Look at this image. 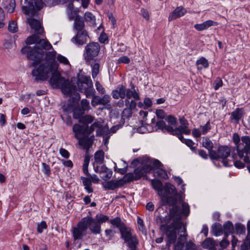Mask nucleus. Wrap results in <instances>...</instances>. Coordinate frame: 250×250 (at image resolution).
<instances>
[{
	"label": "nucleus",
	"mask_w": 250,
	"mask_h": 250,
	"mask_svg": "<svg viewBox=\"0 0 250 250\" xmlns=\"http://www.w3.org/2000/svg\"><path fill=\"white\" fill-rule=\"evenodd\" d=\"M51 74L49 83L53 88L60 89L63 93H68L75 89V85L62 77L59 72L53 71L52 66L50 64L42 63L32 71V75L35 77L36 82L46 80Z\"/></svg>",
	"instance_id": "obj_1"
},
{
	"label": "nucleus",
	"mask_w": 250,
	"mask_h": 250,
	"mask_svg": "<svg viewBox=\"0 0 250 250\" xmlns=\"http://www.w3.org/2000/svg\"><path fill=\"white\" fill-rule=\"evenodd\" d=\"M140 164L134 170V173H126V183L130 182L140 179L145 176L146 173L152 170L153 167H156L155 172L161 178L166 179L168 178L167 172L162 167L163 165L158 160H151L147 156H143L135 159L131 163V166L135 167Z\"/></svg>",
	"instance_id": "obj_2"
},
{
	"label": "nucleus",
	"mask_w": 250,
	"mask_h": 250,
	"mask_svg": "<svg viewBox=\"0 0 250 250\" xmlns=\"http://www.w3.org/2000/svg\"><path fill=\"white\" fill-rule=\"evenodd\" d=\"M160 229L167 236L166 247L170 250L172 244H174L173 250H183L188 233L186 227L180 222L171 223L169 225H161Z\"/></svg>",
	"instance_id": "obj_3"
},
{
	"label": "nucleus",
	"mask_w": 250,
	"mask_h": 250,
	"mask_svg": "<svg viewBox=\"0 0 250 250\" xmlns=\"http://www.w3.org/2000/svg\"><path fill=\"white\" fill-rule=\"evenodd\" d=\"M27 45L35 43L33 47L24 46L21 49L22 54H26L28 59L33 61L32 65L34 66L40 64L43 58L44 52L43 49L52 48V45L45 39H41L38 35L33 34L29 36L25 40Z\"/></svg>",
	"instance_id": "obj_4"
},
{
	"label": "nucleus",
	"mask_w": 250,
	"mask_h": 250,
	"mask_svg": "<svg viewBox=\"0 0 250 250\" xmlns=\"http://www.w3.org/2000/svg\"><path fill=\"white\" fill-rule=\"evenodd\" d=\"M89 229L91 232L96 235L101 232V226L95 218L91 216L83 218L72 229V234L75 240L82 239L87 233Z\"/></svg>",
	"instance_id": "obj_5"
},
{
	"label": "nucleus",
	"mask_w": 250,
	"mask_h": 250,
	"mask_svg": "<svg viewBox=\"0 0 250 250\" xmlns=\"http://www.w3.org/2000/svg\"><path fill=\"white\" fill-rule=\"evenodd\" d=\"M162 201L164 205L167 204L172 206V208L170 210V215L165 217H161L160 218V222L168 223L170 220L172 219L171 223L179 221L183 224L181 220L180 208L176 205L177 203L176 198L172 196H168L164 198H162Z\"/></svg>",
	"instance_id": "obj_6"
},
{
	"label": "nucleus",
	"mask_w": 250,
	"mask_h": 250,
	"mask_svg": "<svg viewBox=\"0 0 250 250\" xmlns=\"http://www.w3.org/2000/svg\"><path fill=\"white\" fill-rule=\"evenodd\" d=\"M230 148L227 146H220L218 147L217 151L211 152L210 159L211 160H222V163L225 167H231L232 164L229 163V160L227 158L230 156Z\"/></svg>",
	"instance_id": "obj_7"
},
{
	"label": "nucleus",
	"mask_w": 250,
	"mask_h": 250,
	"mask_svg": "<svg viewBox=\"0 0 250 250\" xmlns=\"http://www.w3.org/2000/svg\"><path fill=\"white\" fill-rule=\"evenodd\" d=\"M77 85L78 91L84 93L86 98H90L93 95L95 90L93 88V83L90 77L85 76L78 78Z\"/></svg>",
	"instance_id": "obj_8"
},
{
	"label": "nucleus",
	"mask_w": 250,
	"mask_h": 250,
	"mask_svg": "<svg viewBox=\"0 0 250 250\" xmlns=\"http://www.w3.org/2000/svg\"><path fill=\"white\" fill-rule=\"evenodd\" d=\"M100 46L97 42H90L85 47L83 57L87 64H90L92 61L95 62V58L99 54Z\"/></svg>",
	"instance_id": "obj_9"
},
{
	"label": "nucleus",
	"mask_w": 250,
	"mask_h": 250,
	"mask_svg": "<svg viewBox=\"0 0 250 250\" xmlns=\"http://www.w3.org/2000/svg\"><path fill=\"white\" fill-rule=\"evenodd\" d=\"M241 140L246 145L241 149L239 146H237L238 156L239 158L242 159L245 163L249 164L247 168L250 173V137L248 136H243Z\"/></svg>",
	"instance_id": "obj_10"
},
{
	"label": "nucleus",
	"mask_w": 250,
	"mask_h": 250,
	"mask_svg": "<svg viewBox=\"0 0 250 250\" xmlns=\"http://www.w3.org/2000/svg\"><path fill=\"white\" fill-rule=\"evenodd\" d=\"M24 4L21 7L23 13L33 16L42 8L44 3L42 0H24Z\"/></svg>",
	"instance_id": "obj_11"
},
{
	"label": "nucleus",
	"mask_w": 250,
	"mask_h": 250,
	"mask_svg": "<svg viewBox=\"0 0 250 250\" xmlns=\"http://www.w3.org/2000/svg\"><path fill=\"white\" fill-rule=\"evenodd\" d=\"M126 98L127 99L133 98L130 102H126V117L130 116L132 114V110L135 109L136 107V103L135 100H139L140 96L138 92L136 89H126Z\"/></svg>",
	"instance_id": "obj_12"
},
{
	"label": "nucleus",
	"mask_w": 250,
	"mask_h": 250,
	"mask_svg": "<svg viewBox=\"0 0 250 250\" xmlns=\"http://www.w3.org/2000/svg\"><path fill=\"white\" fill-rule=\"evenodd\" d=\"M139 239L136 234H133L129 228L126 227V245L128 250H139Z\"/></svg>",
	"instance_id": "obj_13"
},
{
	"label": "nucleus",
	"mask_w": 250,
	"mask_h": 250,
	"mask_svg": "<svg viewBox=\"0 0 250 250\" xmlns=\"http://www.w3.org/2000/svg\"><path fill=\"white\" fill-rule=\"evenodd\" d=\"M84 112L78 111V113H73V117L82 125H88L94 121V117L90 115H84Z\"/></svg>",
	"instance_id": "obj_14"
},
{
	"label": "nucleus",
	"mask_w": 250,
	"mask_h": 250,
	"mask_svg": "<svg viewBox=\"0 0 250 250\" xmlns=\"http://www.w3.org/2000/svg\"><path fill=\"white\" fill-rule=\"evenodd\" d=\"M88 38V33L86 30L79 31L77 32L76 35L71 39V41L76 45H83L86 43Z\"/></svg>",
	"instance_id": "obj_15"
},
{
	"label": "nucleus",
	"mask_w": 250,
	"mask_h": 250,
	"mask_svg": "<svg viewBox=\"0 0 250 250\" xmlns=\"http://www.w3.org/2000/svg\"><path fill=\"white\" fill-rule=\"evenodd\" d=\"M87 125L75 124L73 125L72 130L76 139H79L83 136L87 137Z\"/></svg>",
	"instance_id": "obj_16"
},
{
	"label": "nucleus",
	"mask_w": 250,
	"mask_h": 250,
	"mask_svg": "<svg viewBox=\"0 0 250 250\" xmlns=\"http://www.w3.org/2000/svg\"><path fill=\"white\" fill-rule=\"evenodd\" d=\"M114 228H118L121 235V238L125 241V224L122 222L120 217H116L110 221Z\"/></svg>",
	"instance_id": "obj_17"
},
{
	"label": "nucleus",
	"mask_w": 250,
	"mask_h": 250,
	"mask_svg": "<svg viewBox=\"0 0 250 250\" xmlns=\"http://www.w3.org/2000/svg\"><path fill=\"white\" fill-rule=\"evenodd\" d=\"M27 21L30 27L35 30L36 34L42 35L43 33V29L39 21L34 18H28Z\"/></svg>",
	"instance_id": "obj_18"
},
{
	"label": "nucleus",
	"mask_w": 250,
	"mask_h": 250,
	"mask_svg": "<svg viewBox=\"0 0 250 250\" xmlns=\"http://www.w3.org/2000/svg\"><path fill=\"white\" fill-rule=\"evenodd\" d=\"M177 194V190L175 187L169 183H166L165 186L163 187V194L159 195V196L161 197V198H164L170 195H175Z\"/></svg>",
	"instance_id": "obj_19"
},
{
	"label": "nucleus",
	"mask_w": 250,
	"mask_h": 250,
	"mask_svg": "<svg viewBox=\"0 0 250 250\" xmlns=\"http://www.w3.org/2000/svg\"><path fill=\"white\" fill-rule=\"evenodd\" d=\"M155 131L160 130L163 132H168L172 134L173 131V126H169L166 125L165 122L163 120H158L155 125Z\"/></svg>",
	"instance_id": "obj_20"
},
{
	"label": "nucleus",
	"mask_w": 250,
	"mask_h": 250,
	"mask_svg": "<svg viewBox=\"0 0 250 250\" xmlns=\"http://www.w3.org/2000/svg\"><path fill=\"white\" fill-rule=\"evenodd\" d=\"M186 12L187 10L183 7L178 6L169 14L168 21H171L183 16Z\"/></svg>",
	"instance_id": "obj_21"
},
{
	"label": "nucleus",
	"mask_w": 250,
	"mask_h": 250,
	"mask_svg": "<svg viewBox=\"0 0 250 250\" xmlns=\"http://www.w3.org/2000/svg\"><path fill=\"white\" fill-rule=\"evenodd\" d=\"M90 109L89 101L86 99H83L81 101V105L75 106L73 110V113L78 112L81 111L82 112L85 113V111H88Z\"/></svg>",
	"instance_id": "obj_22"
},
{
	"label": "nucleus",
	"mask_w": 250,
	"mask_h": 250,
	"mask_svg": "<svg viewBox=\"0 0 250 250\" xmlns=\"http://www.w3.org/2000/svg\"><path fill=\"white\" fill-rule=\"evenodd\" d=\"M114 99H118L119 98L124 99L125 98V86L123 85H118L116 89L113 90L112 92Z\"/></svg>",
	"instance_id": "obj_23"
},
{
	"label": "nucleus",
	"mask_w": 250,
	"mask_h": 250,
	"mask_svg": "<svg viewBox=\"0 0 250 250\" xmlns=\"http://www.w3.org/2000/svg\"><path fill=\"white\" fill-rule=\"evenodd\" d=\"M217 243L211 238H207L203 242L202 247L208 250H216Z\"/></svg>",
	"instance_id": "obj_24"
},
{
	"label": "nucleus",
	"mask_w": 250,
	"mask_h": 250,
	"mask_svg": "<svg viewBox=\"0 0 250 250\" xmlns=\"http://www.w3.org/2000/svg\"><path fill=\"white\" fill-rule=\"evenodd\" d=\"M85 24L82 17L77 16L74 20V28L77 32L79 31H85L83 30Z\"/></svg>",
	"instance_id": "obj_25"
},
{
	"label": "nucleus",
	"mask_w": 250,
	"mask_h": 250,
	"mask_svg": "<svg viewBox=\"0 0 250 250\" xmlns=\"http://www.w3.org/2000/svg\"><path fill=\"white\" fill-rule=\"evenodd\" d=\"M77 139L79 145L83 146V148L88 149L92 145V142L89 137L83 136Z\"/></svg>",
	"instance_id": "obj_26"
},
{
	"label": "nucleus",
	"mask_w": 250,
	"mask_h": 250,
	"mask_svg": "<svg viewBox=\"0 0 250 250\" xmlns=\"http://www.w3.org/2000/svg\"><path fill=\"white\" fill-rule=\"evenodd\" d=\"M151 184L153 188L157 191L158 195L163 194V185L162 182L158 179H152Z\"/></svg>",
	"instance_id": "obj_27"
},
{
	"label": "nucleus",
	"mask_w": 250,
	"mask_h": 250,
	"mask_svg": "<svg viewBox=\"0 0 250 250\" xmlns=\"http://www.w3.org/2000/svg\"><path fill=\"white\" fill-rule=\"evenodd\" d=\"M223 233L226 237L233 233L234 227L232 222L228 221L223 225Z\"/></svg>",
	"instance_id": "obj_28"
},
{
	"label": "nucleus",
	"mask_w": 250,
	"mask_h": 250,
	"mask_svg": "<svg viewBox=\"0 0 250 250\" xmlns=\"http://www.w3.org/2000/svg\"><path fill=\"white\" fill-rule=\"evenodd\" d=\"M172 135H175L176 134H182V133L186 135H189L190 133V130L188 128L187 125H180L178 127L174 129L173 128Z\"/></svg>",
	"instance_id": "obj_29"
},
{
	"label": "nucleus",
	"mask_w": 250,
	"mask_h": 250,
	"mask_svg": "<svg viewBox=\"0 0 250 250\" xmlns=\"http://www.w3.org/2000/svg\"><path fill=\"white\" fill-rule=\"evenodd\" d=\"M196 65L198 70H201L203 69H206L208 68L209 66V63L208 61L205 57H202L197 60L196 62Z\"/></svg>",
	"instance_id": "obj_30"
},
{
	"label": "nucleus",
	"mask_w": 250,
	"mask_h": 250,
	"mask_svg": "<svg viewBox=\"0 0 250 250\" xmlns=\"http://www.w3.org/2000/svg\"><path fill=\"white\" fill-rule=\"evenodd\" d=\"M202 146L208 151V155L210 157L211 152L213 150V144L212 141L208 137L204 138L202 142Z\"/></svg>",
	"instance_id": "obj_31"
},
{
	"label": "nucleus",
	"mask_w": 250,
	"mask_h": 250,
	"mask_svg": "<svg viewBox=\"0 0 250 250\" xmlns=\"http://www.w3.org/2000/svg\"><path fill=\"white\" fill-rule=\"evenodd\" d=\"M211 231L214 236H217L222 235L223 233L222 225L218 223H214L211 227Z\"/></svg>",
	"instance_id": "obj_32"
},
{
	"label": "nucleus",
	"mask_w": 250,
	"mask_h": 250,
	"mask_svg": "<svg viewBox=\"0 0 250 250\" xmlns=\"http://www.w3.org/2000/svg\"><path fill=\"white\" fill-rule=\"evenodd\" d=\"M76 90V86L75 85V89L74 90H71V91L68 93H64V94L70 95L72 102L75 103H78L81 99L80 95L77 92Z\"/></svg>",
	"instance_id": "obj_33"
},
{
	"label": "nucleus",
	"mask_w": 250,
	"mask_h": 250,
	"mask_svg": "<svg viewBox=\"0 0 250 250\" xmlns=\"http://www.w3.org/2000/svg\"><path fill=\"white\" fill-rule=\"evenodd\" d=\"M95 162L102 164L104 161V152L102 150H99L96 152L94 154Z\"/></svg>",
	"instance_id": "obj_34"
},
{
	"label": "nucleus",
	"mask_w": 250,
	"mask_h": 250,
	"mask_svg": "<svg viewBox=\"0 0 250 250\" xmlns=\"http://www.w3.org/2000/svg\"><path fill=\"white\" fill-rule=\"evenodd\" d=\"M15 7V0H9L7 4L4 3L3 4L4 8L10 13H12L14 12Z\"/></svg>",
	"instance_id": "obj_35"
},
{
	"label": "nucleus",
	"mask_w": 250,
	"mask_h": 250,
	"mask_svg": "<svg viewBox=\"0 0 250 250\" xmlns=\"http://www.w3.org/2000/svg\"><path fill=\"white\" fill-rule=\"evenodd\" d=\"M241 117L242 113H241V109L239 108H236L231 113V119L234 120L236 123H238Z\"/></svg>",
	"instance_id": "obj_36"
},
{
	"label": "nucleus",
	"mask_w": 250,
	"mask_h": 250,
	"mask_svg": "<svg viewBox=\"0 0 250 250\" xmlns=\"http://www.w3.org/2000/svg\"><path fill=\"white\" fill-rule=\"evenodd\" d=\"M231 158H232L233 160L232 162L231 161L229 160V163L232 164V165H233L236 167L239 168L244 167L245 164L241 161L236 160L237 155L236 154H232Z\"/></svg>",
	"instance_id": "obj_37"
},
{
	"label": "nucleus",
	"mask_w": 250,
	"mask_h": 250,
	"mask_svg": "<svg viewBox=\"0 0 250 250\" xmlns=\"http://www.w3.org/2000/svg\"><path fill=\"white\" fill-rule=\"evenodd\" d=\"M115 184L114 180H110L103 182L102 185L106 190H114L117 188V186Z\"/></svg>",
	"instance_id": "obj_38"
},
{
	"label": "nucleus",
	"mask_w": 250,
	"mask_h": 250,
	"mask_svg": "<svg viewBox=\"0 0 250 250\" xmlns=\"http://www.w3.org/2000/svg\"><path fill=\"white\" fill-rule=\"evenodd\" d=\"M90 65L92 68V76L93 78L97 77L99 72L100 64L98 62L92 63V62H90Z\"/></svg>",
	"instance_id": "obj_39"
},
{
	"label": "nucleus",
	"mask_w": 250,
	"mask_h": 250,
	"mask_svg": "<svg viewBox=\"0 0 250 250\" xmlns=\"http://www.w3.org/2000/svg\"><path fill=\"white\" fill-rule=\"evenodd\" d=\"M56 56V52L55 51H52L46 53L45 56V60L47 62L52 63L55 60Z\"/></svg>",
	"instance_id": "obj_40"
},
{
	"label": "nucleus",
	"mask_w": 250,
	"mask_h": 250,
	"mask_svg": "<svg viewBox=\"0 0 250 250\" xmlns=\"http://www.w3.org/2000/svg\"><path fill=\"white\" fill-rule=\"evenodd\" d=\"M181 216L182 215L187 216L190 212L189 206L187 203H183L182 204V209H180Z\"/></svg>",
	"instance_id": "obj_41"
},
{
	"label": "nucleus",
	"mask_w": 250,
	"mask_h": 250,
	"mask_svg": "<svg viewBox=\"0 0 250 250\" xmlns=\"http://www.w3.org/2000/svg\"><path fill=\"white\" fill-rule=\"evenodd\" d=\"M96 220L101 225L102 223H105L109 220L108 216L103 214H97L95 218Z\"/></svg>",
	"instance_id": "obj_42"
},
{
	"label": "nucleus",
	"mask_w": 250,
	"mask_h": 250,
	"mask_svg": "<svg viewBox=\"0 0 250 250\" xmlns=\"http://www.w3.org/2000/svg\"><path fill=\"white\" fill-rule=\"evenodd\" d=\"M246 228L244 225L240 223L235 224V232L237 234H243L245 233Z\"/></svg>",
	"instance_id": "obj_43"
},
{
	"label": "nucleus",
	"mask_w": 250,
	"mask_h": 250,
	"mask_svg": "<svg viewBox=\"0 0 250 250\" xmlns=\"http://www.w3.org/2000/svg\"><path fill=\"white\" fill-rule=\"evenodd\" d=\"M8 30L10 32L16 33L18 31V26L16 22L11 21L9 22Z\"/></svg>",
	"instance_id": "obj_44"
},
{
	"label": "nucleus",
	"mask_w": 250,
	"mask_h": 250,
	"mask_svg": "<svg viewBox=\"0 0 250 250\" xmlns=\"http://www.w3.org/2000/svg\"><path fill=\"white\" fill-rule=\"evenodd\" d=\"M137 224L139 229L142 231L143 234H146V230L144 224V221L139 216L137 217Z\"/></svg>",
	"instance_id": "obj_45"
},
{
	"label": "nucleus",
	"mask_w": 250,
	"mask_h": 250,
	"mask_svg": "<svg viewBox=\"0 0 250 250\" xmlns=\"http://www.w3.org/2000/svg\"><path fill=\"white\" fill-rule=\"evenodd\" d=\"M165 120L170 125L169 126H172L177 125V119L172 115H168L165 119Z\"/></svg>",
	"instance_id": "obj_46"
},
{
	"label": "nucleus",
	"mask_w": 250,
	"mask_h": 250,
	"mask_svg": "<svg viewBox=\"0 0 250 250\" xmlns=\"http://www.w3.org/2000/svg\"><path fill=\"white\" fill-rule=\"evenodd\" d=\"M202 23L205 30L208 29L211 26H217L218 24L217 22L212 20H208L203 22Z\"/></svg>",
	"instance_id": "obj_47"
},
{
	"label": "nucleus",
	"mask_w": 250,
	"mask_h": 250,
	"mask_svg": "<svg viewBox=\"0 0 250 250\" xmlns=\"http://www.w3.org/2000/svg\"><path fill=\"white\" fill-rule=\"evenodd\" d=\"M42 171L47 176H49L51 174V168L50 166L45 163H42Z\"/></svg>",
	"instance_id": "obj_48"
},
{
	"label": "nucleus",
	"mask_w": 250,
	"mask_h": 250,
	"mask_svg": "<svg viewBox=\"0 0 250 250\" xmlns=\"http://www.w3.org/2000/svg\"><path fill=\"white\" fill-rule=\"evenodd\" d=\"M84 19L85 21H91L92 22H95L96 18L95 16L90 12H86L84 14Z\"/></svg>",
	"instance_id": "obj_49"
},
{
	"label": "nucleus",
	"mask_w": 250,
	"mask_h": 250,
	"mask_svg": "<svg viewBox=\"0 0 250 250\" xmlns=\"http://www.w3.org/2000/svg\"><path fill=\"white\" fill-rule=\"evenodd\" d=\"M47 228V224L44 221H42L40 223H38L37 225V231L39 233H42L44 229Z\"/></svg>",
	"instance_id": "obj_50"
},
{
	"label": "nucleus",
	"mask_w": 250,
	"mask_h": 250,
	"mask_svg": "<svg viewBox=\"0 0 250 250\" xmlns=\"http://www.w3.org/2000/svg\"><path fill=\"white\" fill-rule=\"evenodd\" d=\"M108 129V128L106 125L104 126H102V127L97 130V135L102 136L104 134L107 135Z\"/></svg>",
	"instance_id": "obj_51"
},
{
	"label": "nucleus",
	"mask_w": 250,
	"mask_h": 250,
	"mask_svg": "<svg viewBox=\"0 0 250 250\" xmlns=\"http://www.w3.org/2000/svg\"><path fill=\"white\" fill-rule=\"evenodd\" d=\"M200 128L201 133L203 134H206L211 128L209 121H208L204 125L200 126Z\"/></svg>",
	"instance_id": "obj_52"
},
{
	"label": "nucleus",
	"mask_w": 250,
	"mask_h": 250,
	"mask_svg": "<svg viewBox=\"0 0 250 250\" xmlns=\"http://www.w3.org/2000/svg\"><path fill=\"white\" fill-rule=\"evenodd\" d=\"M185 144L189 147H190L193 152L196 153V147L193 146L194 143L191 140L187 139L186 141H185Z\"/></svg>",
	"instance_id": "obj_53"
},
{
	"label": "nucleus",
	"mask_w": 250,
	"mask_h": 250,
	"mask_svg": "<svg viewBox=\"0 0 250 250\" xmlns=\"http://www.w3.org/2000/svg\"><path fill=\"white\" fill-rule=\"evenodd\" d=\"M5 19V13L3 10L0 7V28H2L5 23L4 22V20Z\"/></svg>",
	"instance_id": "obj_54"
},
{
	"label": "nucleus",
	"mask_w": 250,
	"mask_h": 250,
	"mask_svg": "<svg viewBox=\"0 0 250 250\" xmlns=\"http://www.w3.org/2000/svg\"><path fill=\"white\" fill-rule=\"evenodd\" d=\"M57 60L60 63H63V64L66 65L69 64V61L67 59L61 54L58 55Z\"/></svg>",
	"instance_id": "obj_55"
},
{
	"label": "nucleus",
	"mask_w": 250,
	"mask_h": 250,
	"mask_svg": "<svg viewBox=\"0 0 250 250\" xmlns=\"http://www.w3.org/2000/svg\"><path fill=\"white\" fill-rule=\"evenodd\" d=\"M91 104L93 106H95L96 105L101 104V97L98 96H94L92 98V100L91 101Z\"/></svg>",
	"instance_id": "obj_56"
},
{
	"label": "nucleus",
	"mask_w": 250,
	"mask_h": 250,
	"mask_svg": "<svg viewBox=\"0 0 250 250\" xmlns=\"http://www.w3.org/2000/svg\"><path fill=\"white\" fill-rule=\"evenodd\" d=\"M105 175L102 176V178L104 180L109 179L112 175V171L110 169H107L106 172H104Z\"/></svg>",
	"instance_id": "obj_57"
},
{
	"label": "nucleus",
	"mask_w": 250,
	"mask_h": 250,
	"mask_svg": "<svg viewBox=\"0 0 250 250\" xmlns=\"http://www.w3.org/2000/svg\"><path fill=\"white\" fill-rule=\"evenodd\" d=\"M60 154L64 158L68 159L69 157L70 154L69 152L63 148H61L59 150Z\"/></svg>",
	"instance_id": "obj_58"
},
{
	"label": "nucleus",
	"mask_w": 250,
	"mask_h": 250,
	"mask_svg": "<svg viewBox=\"0 0 250 250\" xmlns=\"http://www.w3.org/2000/svg\"><path fill=\"white\" fill-rule=\"evenodd\" d=\"M232 139L234 143L236 146V147L237 148V146L240 147V144H239L240 141V137L237 133H235L233 134Z\"/></svg>",
	"instance_id": "obj_59"
},
{
	"label": "nucleus",
	"mask_w": 250,
	"mask_h": 250,
	"mask_svg": "<svg viewBox=\"0 0 250 250\" xmlns=\"http://www.w3.org/2000/svg\"><path fill=\"white\" fill-rule=\"evenodd\" d=\"M115 184L117 186V188L122 186H124L125 184V175L123 176L122 178L118 180H114Z\"/></svg>",
	"instance_id": "obj_60"
},
{
	"label": "nucleus",
	"mask_w": 250,
	"mask_h": 250,
	"mask_svg": "<svg viewBox=\"0 0 250 250\" xmlns=\"http://www.w3.org/2000/svg\"><path fill=\"white\" fill-rule=\"evenodd\" d=\"M156 115L158 118L160 119V120H163L165 118V112L163 109H157Z\"/></svg>",
	"instance_id": "obj_61"
},
{
	"label": "nucleus",
	"mask_w": 250,
	"mask_h": 250,
	"mask_svg": "<svg viewBox=\"0 0 250 250\" xmlns=\"http://www.w3.org/2000/svg\"><path fill=\"white\" fill-rule=\"evenodd\" d=\"M78 12H79V10L78 9H77L75 11L72 10L71 11L67 12V14L68 15L69 19L71 20H72L74 19L75 20L76 17L77 16H79L78 15H77V13Z\"/></svg>",
	"instance_id": "obj_62"
},
{
	"label": "nucleus",
	"mask_w": 250,
	"mask_h": 250,
	"mask_svg": "<svg viewBox=\"0 0 250 250\" xmlns=\"http://www.w3.org/2000/svg\"><path fill=\"white\" fill-rule=\"evenodd\" d=\"M81 179L83 180V184L84 187L92 186V181L90 179L84 177H82Z\"/></svg>",
	"instance_id": "obj_63"
},
{
	"label": "nucleus",
	"mask_w": 250,
	"mask_h": 250,
	"mask_svg": "<svg viewBox=\"0 0 250 250\" xmlns=\"http://www.w3.org/2000/svg\"><path fill=\"white\" fill-rule=\"evenodd\" d=\"M101 104L106 105L110 100V97L107 95H104L102 98H101Z\"/></svg>",
	"instance_id": "obj_64"
}]
</instances>
